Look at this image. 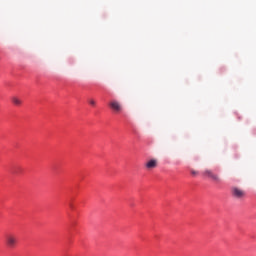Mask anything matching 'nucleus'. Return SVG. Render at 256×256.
<instances>
[{
  "instance_id": "obj_1",
  "label": "nucleus",
  "mask_w": 256,
  "mask_h": 256,
  "mask_svg": "<svg viewBox=\"0 0 256 256\" xmlns=\"http://www.w3.org/2000/svg\"><path fill=\"white\" fill-rule=\"evenodd\" d=\"M203 177H207L208 179H211L214 183H221V177H219L218 174L213 172L211 169H206L202 172Z\"/></svg>"
},
{
  "instance_id": "obj_2",
  "label": "nucleus",
  "mask_w": 256,
  "mask_h": 256,
  "mask_svg": "<svg viewBox=\"0 0 256 256\" xmlns=\"http://www.w3.org/2000/svg\"><path fill=\"white\" fill-rule=\"evenodd\" d=\"M5 243L8 249H15L17 247V236L15 234H7L5 236Z\"/></svg>"
},
{
  "instance_id": "obj_3",
  "label": "nucleus",
  "mask_w": 256,
  "mask_h": 256,
  "mask_svg": "<svg viewBox=\"0 0 256 256\" xmlns=\"http://www.w3.org/2000/svg\"><path fill=\"white\" fill-rule=\"evenodd\" d=\"M231 193L235 199H243V197H245V190H243L237 186H233L231 188Z\"/></svg>"
},
{
  "instance_id": "obj_4",
  "label": "nucleus",
  "mask_w": 256,
  "mask_h": 256,
  "mask_svg": "<svg viewBox=\"0 0 256 256\" xmlns=\"http://www.w3.org/2000/svg\"><path fill=\"white\" fill-rule=\"evenodd\" d=\"M109 107L115 113H121V111H123V106L121 105V102H119L117 100L110 101Z\"/></svg>"
},
{
  "instance_id": "obj_5",
  "label": "nucleus",
  "mask_w": 256,
  "mask_h": 256,
  "mask_svg": "<svg viewBox=\"0 0 256 256\" xmlns=\"http://www.w3.org/2000/svg\"><path fill=\"white\" fill-rule=\"evenodd\" d=\"M146 169H155L157 167V160L151 159L148 162L145 163Z\"/></svg>"
},
{
  "instance_id": "obj_6",
  "label": "nucleus",
  "mask_w": 256,
  "mask_h": 256,
  "mask_svg": "<svg viewBox=\"0 0 256 256\" xmlns=\"http://www.w3.org/2000/svg\"><path fill=\"white\" fill-rule=\"evenodd\" d=\"M11 101L13 103V105H15L16 107H21V105H23V100L20 99L19 97L17 96H13L11 98Z\"/></svg>"
},
{
  "instance_id": "obj_7",
  "label": "nucleus",
  "mask_w": 256,
  "mask_h": 256,
  "mask_svg": "<svg viewBox=\"0 0 256 256\" xmlns=\"http://www.w3.org/2000/svg\"><path fill=\"white\" fill-rule=\"evenodd\" d=\"M88 103H89V105H91L92 107H95V106L97 105V102H95L94 99H89V100H88Z\"/></svg>"
},
{
  "instance_id": "obj_8",
  "label": "nucleus",
  "mask_w": 256,
  "mask_h": 256,
  "mask_svg": "<svg viewBox=\"0 0 256 256\" xmlns=\"http://www.w3.org/2000/svg\"><path fill=\"white\" fill-rule=\"evenodd\" d=\"M191 175H199V172H197L195 170H191Z\"/></svg>"
}]
</instances>
